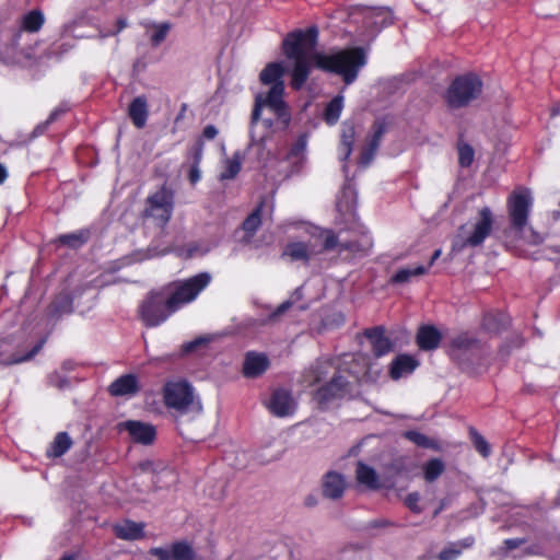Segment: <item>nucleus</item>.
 Segmentation results:
<instances>
[{"instance_id": "nucleus-57", "label": "nucleus", "mask_w": 560, "mask_h": 560, "mask_svg": "<svg viewBox=\"0 0 560 560\" xmlns=\"http://www.w3.org/2000/svg\"><path fill=\"white\" fill-rule=\"evenodd\" d=\"M40 348H42V343H38L26 355H24V357H14L10 361H8L7 363L8 364H16V363H21V362H24L26 360H30L39 351Z\"/></svg>"}, {"instance_id": "nucleus-12", "label": "nucleus", "mask_w": 560, "mask_h": 560, "mask_svg": "<svg viewBox=\"0 0 560 560\" xmlns=\"http://www.w3.org/2000/svg\"><path fill=\"white\" fill-rule=\"evenodd\" d=\"M173 208V192L163 186L148 197L144 214L147 218L153 219L156 225L164 226L172 218Z\"/></svg>"}, {"instance_id": "nucleus-17", "label": "nucleus", "mask_w": 560, "mask_h": 560, "mask_svg": "<svg viewBox=\"0 0 560 560\" xmlns=\"http://www.w3.org/2000/svg\"><path fill=\"white\" fill-rule=\"evenodd\" d=\"M139 390V380L135 374L121 375L108 387V393L114 397H133Z\"/></svg>"}, {"instance_id": "nucleus-41", "label": "nucleus", "mask_w": 560, "mask_h": 560, "mask_svg": "<svg viewBox=\"0 0 560 560\" xmlns=\"http://www.w3.org/2000/svg\"><path fill=\"white\" fill-rule=\"evenodd\" d=\"M172 560H195L191 547L183 541L172 545Z\"/></svg>"}, {"instance_id": "nucleus-40", "label": "nucleus", "mask_w": 560, "mask_h": 560, "mask_svg": "<svg viewBox=\"0 0 560 560\" xmlns=\"http://www.w3.org/2000/svg\"><path fill=\"white\" fill-rule=\"evenodd\" d=\"M445 470L444 463L439 458H433L423 465V476L428 482L436 480Z\"/></svg>"}, {"instance_id": "nucleus-35", "label": "nucleus", "mask_w": 560, "mask_h": 560, "mask_svg": "<svg viewBox=\"0 0 560 560\" xmlns=\"http://www.w3.org/2000/svg\"><path fill=\"white\" fill-rule=\"evenodd\" d=\"M72 445V440L69 436L67 432H59L55 439L54 442L50 445V448L48 451V455L52 457H60L65 453L68 452V450Z\"/></svg>"}, {"instance_id": "nucleus-48", "label": "nucleus", "mask_w": 560, "mask_h": 560, "mask_svg": "<svg viewBox=\"0 0 560 560\" xmlns=\"http://www.w3.org/2000/svg\"><path fill=\"white\" fill-rule=\"evenodd\" d=\"M471 439L476 450L483 456L487 457L490 454V446L487 441L475 430H470Z\"/></svg>"}, {"instance_id": "nucleus-44", "label": "nucleus", "mask_w": 560, "mask_h": 560, "mask_svg": "<svg viewBox=\"0 0 560 560\" xmlns=\"http://www.w3.org/2000/svg\"><path fill=\"white\" fill-rule=\"evenodd\" d=\"M458 163L462 167H468L474 162L475 151L468 143H458Z\"/></svg>"}, {"instance_id": "nucleus-24", "label": "nucleus", "mask_w": 560, "mask_h": 560, "mask_svg": "<svg viewBox=\"0 0 560 560\" xmlns=\"http://www.w3.org/2000/svg\"><path fill=\"white\" fill-rule=\"evenodd\" d=\"M441 342V332L433 326H422L417 334V343L421 350H434Z\"/></svg>"}, {"instance_id": "nucleus-49", "label": "nucleus", "mask_w": 560, "mask_h": 560, "mask_svg": "<svg viewBox=\"0 0 560 560\" xmlns=\"http://www.w3.org/2000/svg\"><path fill=\"white\" fill-rule=\"evenodd\" d=\"M210 245L206 243H191L187 245L185 256L189 258L203 256L210 252Z\"/></svg>"}, {"instance_id": "nucleus-30", "label": "nucleus", "mask_w": 560, "mask_h": 560, "mask_svg": "<svg viewBox=\"0 0 560 560\" xmlns=\"http://www.w3.org/2000/svg\"><path fill=\"white\" fill-rule=\"evenodd\" d=\"M117 537L135 540L143 536V526L131 521H126L114 527Z\"/></svg>"}, {"instance_id": "nucleus-3", "label": "nucleus", "mask_w": 560, "mask_h": 560, "mask_svg": "<svg viewBox=\"0 0 560 560\" xmlns=\"http://www.w3.org/2000/svg\"><path fill=\"white\" fill-rule=\"evenodd\" d=\"M308 237L304 241H293L287 244L283 256L292 261H302L308 265L319 255L331 252L338 246V236L332 230L310 226Z\"/></svg>"}, {"instance_id": "nucleus-58", "label": "nucleus", "mask_w": 560, "mask_h": 560, "mask_svg": "<svg viewBox=\"0 0 560 560\" xmlns=\"http://www.w3.org/2000/svg\"><path fill=\"white\" fill-rule=\"evenodd\" d=\"M218 129L213 125H208L202 131V137L207 140H212L218 136Z\"/></svg>"}, {"instance_id": "nucleus-42", "label": "nucleus", "mask_w": 560, "mask_h": 560, "mask_svg": "<svg viewBox=\"0 0 560 560\" xmlns=\"http://www.w3.org/2000/svg\"><path fill=\"white\" fill-rule=\"evenodd\" d=\"M261 224L260 207L254 210L243 222V230L252 237Z\"/></svg>"}, {"instance_id": "nucleus-26", "label": "nucleus", "mask_w": 560, "mask_h": 560, "mask_svg": "<svg viewBox=\"0 0 560 560\" xmlns=\"http://www.w3.org/2000/svg\"><path fill=\"white\" fill-rule=\"evenodd\" d=\"M357 480L368 489L376 490L381 487L377 472L371 466L359 462L355 469Z\"/></svg>"}, {"instance_id": "nucleus-8", "label": "nucleus", "mask_w": 560, "mask_h": 560, "mask_svg": "<svg viewBox=\"0 0 560 560\" xmlns=\"http://www.w3.org/2000/svg\"><path fill=\"white\" fill-rule=\"evenodd\" d=\"M44 21V15L38 10L30 11L22 16L19 28L13 31L10 37V46L7 51L9 58L19 60L20 57L27 59L34 57L31 45L32 34L42 28Z\"/></svg>"}, {"instance_id": "nucleus-29", "label": "nucleus", "mask_w": 560, "mask_h": 560, "mask_svg": "<svg viewBox=\"0 0 560 560\" xmlns=\"http://www.w3.org/2000/svg\"><path fill=\"white\" fill-rule=\"evenodd\" d=\"M372 247V240L369 235H363L360 241H351V242H339L338 246L334 250H338L339 253L350 252L355 256L365 255L370 248Z\"/></svg>"}, {"instance_id": "nucleus-47", "label": "nucleus", "mask_w": 560, "mask_h": 560, "mask_svg": "<svg viewBox=\"0 0 560 560\" xmlns=\"http://www.w3.org/2000/svg\"><path fill=\"white\" fill-rule=\"evenodd\" d=\"M212 336H200L191 341H188L182 346L183 353H190L197 351L200 348L208 346L212 341Z\"/></svg>"}, {"instance_id": "nucleus-59", "label": "nucleus", "mask_w": 560, "mask_h": 560, "mask_svg": "<svg viewBox=\"0 0 560 560\" xmlns=\"http://www.w3.org/2000/svg\"><path fill=\"white\" fill-rule=\"evenodd\" d=\"M200 179V171L198 165L194 164L189 171V180L191 184H196Z\"/></svg>"}, {"instance_id": "nucleus-31", "label": "nucleus", "mask_w": 560, "mask_h": 560, "mask_svg": "<svg viewBox=\"0 0 560 560\" xmlns=\"http://www.w3.org/2000/svg\"><path fill=\"white\" fill-rule=\"evenodd\" d=\"M306 137L301 136L295 143L290 149L287 159L290 163L294 166V172H298L300 167L302 166L304 160H305V151H306Z\"/></svg>"}, {"instance_id": "nucleus-39", "label": "nucleus", "mask_w": 560, "mask_h": 560, "mask_svg": "<svg viewBox=\"0 0 560 560\" xmlns=\"http://www.w3.org/2000/svg\"><path fill=\"white\" fill-rule=\"evenodd\" d=\"M89 240L88 231H78L73 233L62 234L58 237V242L62 245L69 246L71 248H78L86 243Z\"/></svg>"}, {"instance_id": "nucleus-10", "label": "nucleus", "mask_w": 560, "mask_h": 560, "mask_svg": "<svg viewBox=\"0 0 560 560\" xmlns=\"http://www.w3.org/2000/svg\"><path fill=\"white\" fill-rule=\"evenodd\" d=\"M482 91V81L472 73L457 77L446 92V102L452 108L467 106Z\"/></svg>"}, {"instance_id": "nucleus-38", "label": "nucleus", "mask_w": 560, "mask_h": 560, "mask_svg": "<svg viewBox=\"0 0 560 560\" xmlns=\"http://www.w3.org/2000/svg\"><path fill=\"white\" fill-rule=\"evenodd\" d=\"M282 129L278 124V117L273 115L270 117H265L262 119H258V125L256 127V131L258 135H264L265 138L261 141H255L256 143L264 142L267 138H269L276 130Z\"/></svg>"}, {"instance_id": "nucleus-63", "label": "nucleus", "mask_w": 560, "mask_h": 560, "mask_svg": "<svg viewBox=\"0 0 560 560\" xmlns=\"http://www.w3.org/2000/svg\"><path fill=\"white\" fill-rule=\"evenodd\" d=\"M441 254H442V250L440 248L434 250V253L429 261V266L427 267L428 269L434 264V261L436 259L440 258Z\"/></svg>"}, {"instance_id": "nucleus-28", "label": "nucleus", "mask_w": 560, "mask_h": 560, "mask_svg": "<svg viewBox=\"0 0 560 560\" xmlns=\"http://www.w3.org/2000/svg\"><path fill=\"white\" fill-rule=\"evenodd\" d=\"M354 139V126L350 122H343L341 126V141L339 145V156L342 161L348 160L351 155Z\"/></svg>"}, {"instance_id": "nucleus-64", "label": "nucleus", "mask_w": 560, "mask_h": 560, "mask_svg": "<svg viewBox=\"0 0 560 560\" xmlns=\"http://www.w3.org/2000/svg\"><path fill=\"white\" fill-rule=\"evenodd\" d=\"M8 177L7 168L0 164V184H2Z\"/></svg>"}, {"instance_id": "nucleus-1", "label": "nucleus", "mask_w": 560, "mask_h": 560, "mask_svg": "<svg viewBox=\"0 0 560 560\" xmlns=\"http://www.w3.org/2000/svg\"><path fill=\"white\" fill-rule=\"evenodd\" d=\"M317 36V28L312 26L294 31L283 39V54L294 61L291 86L300 90L304 85L313 63L324 71L341 75L346 84L354 82L366 63L364 50L357 47L331 54L315 52Z\"/></svg>"}, {"instance_id": "nucleus-7", "label": "nucleus", "mask_w": 560, "mask_h": 560, "mask_svg": "<svg viewBox=\"0 0 560 560\" xmlns=\"http://www.w3.org/2000/svg\"><path fill=\"white\" fill-rule=\"evenodd\" d=\"M494 218L489 207L481 208L477 217L470 224L458 228L453 238L452 252L459 253L467 247H478L483 244L486 238L491 234Z\"/></svg>"}, {"instance_id": "nucleus-55", "label": "nucleus", "mask_w": 560, "mask_h": 560, "mask_svg": "<svg viewBox=\"0 0 560 560\" xmlns=\"http://www.w3.org/2000/svg\"><path fill=\"white\" fill-rule=\"evenodd\" d=\"M116 25H117V27L114 31H108V32L100 31V35H98L100 38H105L107 36H114V35H117L118 33H120L124 28H126L128 26L127 19L119 18L117 20Z\"/></svg>"}, {"instance_id": "nucleus-53", "label": "nucleus", "mask_w": 560, "mask_h": 560, "mask_svg": "<svg viewBox=\"0 0 560 560\" xmlns=\"http://www.w3.org/2000/svg\"><path fill=\"white\" fill-rule=\"evenodd\" d=\"M420 494L419 492H411L405 498L406 506L413 513H421L422 508L419 505Z\"/></svg>"}, {"instance_id": "nucleus-6", "label": "nucleus", "mask_w": 560, "mask_h": 560, "mask_svg": "<svg viewBox=\"0 0 560 560\" xmlns=\"http://www.w3.org/2000/svg\"><path fill=\"white\" fill-rule=\"evenodd\" d=\"M163 401L176 417L196 416L202 410V405L195 395L194 387L186 381H168L163 386Z\"/></svg>"}, {"instance_id": "nucleus-2", "label": "nucleus", "mask_w": 560, "mask_h": 560, "mask_svg": "<svg viewBox=\"0 0 560 560\" xmlns=\"http://www.w3.org/2000/svg\"><path fill=\"white\" fill-rule=\"evenodd\" d=\"M308 386H316L314 399L319 405L342 398L349 393V381L330 360H318L303 376Z\"/></svg>"}, {"instance_id": "nucleus-54", "label": "nucleus", "mask_w": 560, "mask_h": 560, "mask_svg": "<svg viewBox=\"0 0 560 560\" xmlns=\"http://www.w3.org/2000/svg\"><path fill=\"white\" fill-rule=\"evenodd\" d=\"M48 380L51 386L60 389L68 387L70 384L69 380L66 376L61 375L59 372L50 374Z\"/></svg>"}, {"instance_id": "nucleus-33", "label": "nucleus", "mask_w": 560, "mask_h": 560, "mask_svg": "<svg viewBox=\"0 0 560 560\" xmlns=\"http://www.w3.org/2000/svg\"><path fill=\"white\" fill-rule=\"evenodd\" d=\"M508 324V316L500 312L487 313L482 319V327L491 332L500 331L501 329L505 328Z\"/></svg>"}, {"instance_id": "nucleus-15", "label": "nucleus", "mask_w": 560, "mask_h": 560, "mask_svg": "<svg viewBox=\"0 0 560 560\" xmlns=\"http://www.w3.org/2000/svg\"><path fill=\"white\" fill-rule=\"evenodd\" d=\"M386 130V124L383 119H377L372 125L370 136L368 137L366 143L364 144L360 155V166L366 167L372 162Z\"/></svg>"}, {"instance_id": "nucleus-60", "label": "nucleus", "mask_w": 560, "mask_h": 560, "mask_svg": "<svg viewBox=\"0 0 560 560\" xmlns=\"http://www.w3.org/2000/svg\"><path fill=\"white\" fill-rule=\"evenodd\" d=\"M522 544H524V539H520V538H511V539H505L504 540V545L506 546L508 549L512 550V549H516L517 547H520Z\"/></svg>"}, {"instance_id": "nucleus-32", "label": "nucleus", "mask_w": 560, "mask_h": 560, "mask_svg": "<svg viewBox=\"0 0 560 560\" xmlns=\"http://www.w3.org/2000/svg\"><path fill=\"white\" fill-rule=\"evenodd\" d=\"M284 74V67L280 62L268 63L265 69L260 72V81L262 84H278L283 82L282 77Z\"/></svg>"}, {"instance_id": "nucleus-25", "label": "nucleus", "mask_w": 560, "mask_h": 560, "mask_svg": "<svg viewBox=\"0 0 560 560\" xmlns=\"http://www.w3.org/2000/svg\"><path fill=\"white\" fill-rule=\"evenodd\" d=\"M475 538L472 536L465 537L462 540L450 542L438 555L439 560H456L464 550L474 546Z\"/></svg>"}, {"instance_id": "nucleus-14", "label": "nucleus", "mask_w": 560, "mask_h": 560, "mask_svg": "<svg viewBox=\"0 0 560 560\" xmlns=\"http://www.w3.org/2000/svg\"><path fill=\"white\" fill-rule=\"evenodd\" d=\"M296 406L298 404L291 392L283 388L275 389L267 402L268 410L279 418L292 416L296 410Z\"/></svg>"}, {"instance_id": "nucleus-43", "label": "nucleus", "mask_w": 560, "mask_h": 560, "mask_svg": "<svg viewBox=\"0 0 560 560\" xmlns=\"http://www.w3.org/2000/svg\"><path fill=\"white\" fill-rule=\"evenodd\" d=\"M52 315H62L72 311V300L68 294L59 296L51 305Z\"/></svg>"}, {"instance_id": "nucleus-46", "label": "nucleus", "mask_w": 560, "mask_h": 560, "mask_svg": "<svg viewBox=\"0 0 560 560\" xmlns=\"http://www.w3.org/2000/svg\"><path fill=\"white\" fill-rule=\"evenodd\" d=\"M389 18V14L384 9H373L370 10L365 15L366 23L375 24L380 26H384L387 24V20Z\"/></svg>"}, {"instance_id": "nucleus-23", "label": "nucleus", "mask_w": 560, "mask_h": 560, "mask_svg": "<svg viewBox=\"0 0 560 560\" xmlns=\"http://www.w3.org/2000/svg\"><path fill=\"white\" fill-rule=\"evenodd\" d=\"M128 115L137 128H143L147 124L149 109L145 96H137L130 103L128 108Z\"/></svg>"}, {"instance_id": "nucleus-27", "label": "nucleus", "mask_w": 560, "mask_h": 560, "mask_svg": "<svg viewBox=\"0 0 560 560\" xmlns=\"http://www.w3.org/2000/svg\"><path fill=\"white\" fill-rule=\"evenodd\" d=\"M144 27L147 34L149 35L150 43L153 47H158L161 45L167 37L172 24L170 22L155 23V22H147L144 23Z\"/></svg>"}, {"instance_id": "nucleus-18", "label": "nucleus", "mask_w": 560, "mask_h": 560, "mask_svg": "<svg viewBox=\"0 0 560 560\" xmlns=\"http://www.w3.org/2000/svg\"><path fill=\"white\" fill-rule=\"evenodd\" d=\"M347 482L345 477L336 471H328L322 480L323 495L327 499L337 500L343 495Z\"/></svg>"}, {"instance_id": "nucleus-5", "label": "nucleus", "mask_w": 560, "mask_h": 560, "mask_svg": "<svg viewBox=\"0 0 560 560\" xmlns=\"http://www.w3.org/2000/svg\"><path fill=\"white\" fill-rule=\"evenodd\" d=\"M533 206V197L528 189L514 190L508 200L511 225L520 238L532 245L542 242V236L533 228L527 226L528 215Z\"/></svg>"}, {"instance_id": "nucleus-11", "label": "nucleus", "mask_w": 560, "mask_h": 560, "mask_svg": "<svg viewBox=\"0 0 560 560\" xmlns=\"http://www.w3.org/2000/svg\"><path fill=\"white\" fill-rule=\"evenodd\" d=\"M170 298L163 289L151 292L141 303L139 312L145 326L155 327L164 323L176 310H171Z\"/></svg>"}, {"instance_id": "nucleus-4", "label": "nucleus", "mask_w": 560, "mask_h": 560, "mask_svg": "<svg viewBox=\"0 0 560 560\" xmlns=\"http://www.w3.org/2000/svg\"><path fill=\"white\" fill-rule=\"evenodd\" d=\"M283 94L284 83L278 82V84H273L265 95L258 94L256 96L249 130L252 141H261L265 138L264 135H258L256 131L259 116L265 108L268 109L271 115L278 117V124L281 128L288 127L291 117L283 100Z\"/></svg>"}, {"instance_id": "nucleus-13", "label": "nucleus", "mask_w": 560, "mask_h": 560, "mask_svg": "<svg viewBox=\"0 0 560 560\" xmlns=\"http://www.w3.org/2000/svg\"><path fill=\"white\" fill-rule=\"evenodd\" d=\"M447 351L459 363H472L479 359L482 346L472 335L460 332L450 340Z\"/></svg>"}, {"instance_id": "nucleus-20", "label": "nucleus", "mask_w": 560, "mask_h": 560, "mask_svg": "<svg viewBox=\"0 0 560 560\" xmlns=\"http://www.w3.org/2000/svg\"><path fill=\"white\" fill-rule=\"evenodd\" d=\"M269 368V359L264 353L247 352L243 363V374L246 377H257Z\"/></svg>"}, {"instance_id": "nucleus-51", "label": "nucleus", "mask_w": 560, "mask_h": 560, "mask_svg": "<svg viewBox=\"0 0 560 560\" xmlns=\"http://www.w3.org/2000/svg\"><path fill=\"white\" fill-rule=\"evenodd\" d=\"M405 436L418 446L429 447L431 445L429 438L418 431H408Z\"/></svg>"}, {"instance_id": "nucleus-21", "label": "nucleus", "mask_w": 560, "mask_h": 560, "mask_svg": "<svg viewBox=\"0 0 560 560\" xmlns=\"http://www.w3.org/2000/svg\"><path fill=\"white\" fill-rule=\"evenodd\" d=\"M353 362L361 364L364 368L363 371H359V370H354V369L350 370V373L358 381L364 382V383H374L380 378V376L382 374V369L378 364L369 363L368 359L363 355H358L357 358H353Z\"/></svg>"}, {"instance_id": "nucleus-45", "label": "nucleus", "mask_w": 560, "mask_h": 560, "mask_svg": "<svg viewBox=\"0 0 560 560\" xmlns=\"http://www.w3.org/2000/svg\"><path fill=\"white\" fill-rule=\"evenodd\" d=\"M67 112V108L66 107H62V106H59L57 108H55L48 116V118L37 125L33 131V136L34 137H37V136H40L45 132V130L48 128V126L50 124H52L54 121H56L62 114H65Z\"/></svg>"}, {"instance_id": "nucleus-56", "label": "nucleus", "mask_w": 560, "mask_h": 560, "mask_svg": "<svg viewBox=\"0 0 560 560\" xmlns=\"http://www.w3.org/2000/svg\"><path fill=\"white\" fill-rule=\"evenodd\" d=\"M150 553L158 557L159 560H172V548L166 549V548L156 547V548H152L150 550Z\"/></svg>"}, {"instance_id": "nucleus-50", "label": "nucleus", "mask_w": 560, "mask_h": 560, "mask_svg": "<svg viewBox=\"0 0 560 560\" xmlns=\"http://www.w3.org/2000/svg\"><path fill=\"white\" fill-rule=\"evenodd\" d=\"M302 296V289L299 288L295 290V292L292 294L291 299L281 303L276 312L273 313V316H279L281 314H283L284 312H287L298 300H300Z\"/></svg>"}, {"instance_id": "nucleus-52", "label": "nucleus", "mask_w": 560, "mask_h": 560, "mask_svg": "<svg viewBox=\"0 0 560 560\" xmlns=\"http://www.w3.org/2000/svg\"><path fill=\"white\" fill-rule=\"evenodd\" d=\"M361 558L362 552L354 547L343 548L337 555V560H361Z\"/></svg>"}, {"instance_id": "nucleus-19", "label": "nucleus", "mask_w": 560, "mask_h": 560, "mask_svg": "<svg viewBox=\"0 0 560 560\" xmlns=\"http://www.w3.org/2000/svg\"><path fill=\"white\" fill-rule=\"evenodd\" d=\"M419 366V361L410 354L397 355L389 365V376L394 381L410 375Z\"/></svg>"}, {"instance_id": "nucleus-9", "label": "nucleus", "mask_w": 560, "mask_h": 560, "mask_svg": "<svg viewBox=\"0 0 560 560\" xmlns=\"http://www.w3.org/2000/svg\"><path fill=\"white\" fill-rule=\"evenodd\" d=\"M212 277L209 272H200L185 280H178L164 288L170 298L171 310L178 311L191 303L210 284Z\"/></svg>"}, {"instance_id": "nucleus-62", "label": "nucleus", "mask_w": 560, "mask_h": 560, "mask_svg": "<svg viewBox=\"0 0 560 560\" xmlns=\"http://www.w3.org/2000/svg\"><path fill=\"white\" fill-rule=\"evenodd\" d=\"M355 195H357V192L350 184H348L343 187V189H342L343 197H353L354 198Z\"/></svg>"}, {"instance_id": "nucleus-34", "label": "nucleus", "mask_w": 560, "mask_h": 560, "mask_svg": "<svg viewBox=\"0 0 560 560\" xmlns=\"http://www.w3.org/2000/svg\"><path fill=\"white\" fill-rule=\"evenodd\" d=\"M428 272V268L423 266L406 267L395 272L392 278V283L402 284L409 282L413 277L422 276Z\"/></svg>"}, {"instance_id": "nucleus-61", "label": "nucleus", "mask_w": 560, "mask_h": 560, "mask_svg": "<svg viewBox=\"0 0 560 560\" xmlns=\"http://www.w3.org/2000/svg\"><path fill=\"white\" fill-rule=\"evenodd\" d=\"M202 141L200 140L195 149V164L198 165L202 156Z\"/></svg>"}, {"instance_id": "nucleus-36", "label": "nucleus", "mask_w": 560, "mask_h": 560, "mask_svg": "<svg viewBox=\"0 0 560 560\" xmlns=\"http://www.w3.org/2000/svg\"><path fill=\"white\" fill-rule=\"evenodd\" d=\"M242 158L234 153L232 158L224 160L223 170L219 175L221 180L233 179L241 171Z\"/></svg>"}, {"instance_id": "nucleus-16", "label": "nucleus", "mask_w": 560, "mask_h": 560, "mask_svg": "<svg viewBox=\"0 0 560 560\" xmlns=\"http://www.w3.org/2000/svg\"><path fill=\"white\" fill-rule=\"evenodd\" d=\"M118 429L119 431H127L133 442L143 445L151 444L156 435L154 425L137 420L120 422Z\"/></svg>"}, {"instance_id": "nucleus-37", "label": "nucleus", "mask_w": 560, "mask_h": 560, "mask_svg": "<svg viewBox=\"0 0 560 560\" xmlns=\"http://www.w3.org/2000/svg\"><path fill=\"white\" fill-rule=\"evenodd\" d=\"M343 108V97L341 95L335 96L326 106L325 120L328 125H335Z\"/></svg>"}, {"instance_id": "nucleus-22", "label": "nucleus", "mask_w": 560, "mask_h": 560, "mask_svg": "<svg viewBox=\"0 0 560 560\" xmlns=\"http://www.w3.org/2000/svg\"><path fill=\"white\" fill-rule=\"evenodd\" d=\"M365 331V336L369 338L376 357H382L392 350L393 343L385 336L383 327H374Z\"/></svg>"}]
</instances>
